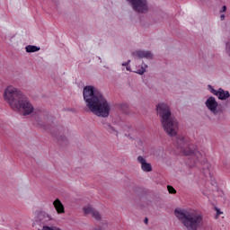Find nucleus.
Listing matches in <instances>:
<instances>
[{
	"instance_id": "nucleus-1",
	"label": "nucleus",
	"mask_w": 230,
	"mask_h": 230,
	"mask_svg": "<svg viewBox=\"0 0 230 230\" xmlns=\"http://www.w3.org/2000/svg\"><path fill=\"white\" fill-rule=\"evenodd\" d=\"M83 96L86 107H88L93 114L99 118H109V114H111V105L107 102V99L103 97V94L94 86H84Z\"/></svg>"
},
{
	"instance_id": "nucleus-2",
	"label": "nucleus",
	"mask_w": 230,
	"mask_h": 230,
	"mask_svg": "<svg viewBox=\"0 0 230 230\" xmlns=\"http://www.w3.org/2000/svg\"><path fill=\"white\" fill-rule=\"evenodd\" d=\"M3 96L4 102L10 105L13 111H22L23 116H30L34 111L33 105L30 102L28 97L13 85L5 88Z\"/></svg>"
},
{
	"instance_id": "nucleus-3",
	"label": "nucleus",
	"mask_w": 230,
	"mask_h": 230,
	"mask_svg": "<svg viewBox=\"0 0 230 230\" xmlns=\"http://www.w3.org/2000/svg\"><path fill=\"white\" fill-rule=\"evenodd\" d=\"M174 215L186 230H199L204 224V217L197 210L176 208Z\"/></svg>"
},
{
	"instance_id": "nucleus-4",
	"label": "nucleus",
	"mask_w": 230,
	"mask_h": 230,
	"mask_svg": "<svg viewBox=\"0 0 230 230\" xmlns=\"http://www.w3.org/2000/svg\"><path fill=\"white\" fill-rule=\"evenodd\" d=\"M158 116H160L161 125L164 130L171 137L177 136V130L179 128V122L175 118L172 117V111L170 106L164 103H160L156 106Z\"/></svg>"
},
{
	"instance_id": "nucleus-5",
	"label": "nucleus",
	"mask_w": 230,
	"mask_h": 230,
	"mask_svg": "<svg viewBox=\"0 0 230 230\" xmlns=\"http://www.w3.org/2000/svg\"><path fill=\"white\" fill-rule=\"evenodd\" d=\"M53 222L55 219L51 217L48 212L44 210H38L35 212L34 221L32 223V226L35 227L40 226L41 228H37L38 230H44L45 227H49L53 226Z\"/></svg>"
},
{
	"instance_id": "nucleus-6",
	"label": "nucleus",
	"mask_w": 230,
	"mask_h": 230,
	"mask_svg": "<svg viewBox=\"0 0 230 230\" xmlns=\"http://www.w3.org/2000/svg\"><path fill=\"white\" fill-rule=\"evenodd\" d=\"M177 146L181 148L183 155H190L191 159L194 160V164H197V161H200L202 159V154L199 152L195 146L190 145L188 147L183 149V146H186V143L184 142V137L177 139Z\"/></svg>"
},
{
	"instance_id": "nucleus-7",
	"label": "nucleus",
	"mask_w": 230,
	"mask_h": 230,
	"mask_svg": "<svg viewBox=\"0 0 230 230\" xmlns=\"http://www.w3.org/2000/svg\"><path fill=\"white\" fill-rule=\"evenodd\" d=\"M130 4L132 10L137 13H148V0H126Z\"/></svg>"
},
{
	"instance_id": "nucleus-8",
	"label": "nucleus",
	"mask_w": 230,
	"mask_h": 230,
	"mask_svg": "<svg viewBox=\"0 0 230 230\" xmlns=\"http://www.w3.org/2000/svg\"><path fill=\"white\" fill-rule=\"evenodd\" d=\"M206 107L208 111H211L213 114H218V111H217V107H218V102L215 97L210 96L205 102Z\"/></svg>"
},
{
	"instance_id": "nucleus-9",
	"label": "nucleus",
	"mask_w": 230,
	"mask_h": 230,
	"mask_svg": "<svg viewBox=\"0 0 230 230\" xmlns=\"http://www.w3.org/2000/svg\"><path fill=\"white\" fill-rule=\"evenodd\" d=\"M137 163L141 164V170L142 172H146L148 173L149 172H152V164L147 163L146 159L143 157L142 155L137 156Z\"/></svg>"
},
{
	"instance_id": "nucleus-10",
	"label": "nucleus",
	"mask_w": 230,
	"mask_h": 230,
	"mask_svg": "<svg viewBox=\"0 0 230 230\" xmlns=\"http://www.w3.org/2000/svg\"><path fill=\"white\" fill-rule=\"evenodd\" d=\"M84 215H92V217L95 218V220H102V215L100 214V212L94 210V208H93V207L91 206L84 208Z\"/></svg>"
},
{
	"instance_id": "nucleus-11",
	"label": "nucleus",
	"mask_w": 230,
	"mask_h": 230,
	"mask_svg": "<svg viewBox=\"0 0 230 230\" xmlns=\"http://www.w3.org/2000/svg\"><path fill=\"white\" fill-rule=\"evenodd\" d=\"M133 57L137 58H153L154 55L150 51L137 50L132 53Z\"/></svg>"
},
{
	"instance_id": "nucleus-12",
	"label": "nucleus",
	"mask_w": 230,
	"mask_h": 230,
	"mask_svg": "<svg viewBox=\"0 0 230 230\" xmlns=\"http://www.w3.org/2000/svg\"><path fill=\"white\" fill-rule=\"evenodd\" d=\"M53 206L58 215L66 213V208H64V204H62V201H60V199H57L53 202Z\"/></svg>"
},
{
	"instance_id": "nucleus-13",
	"label": "nucleus",
	"mask_w": 230,
	"mask_h": 230,
	"mask_svg": "<svg viewBox=\"0 0 230 230\" xmlns=\"http://www.w3.org/2000/svg\"><path fill=\"white\" fill-rule=\"evenodd\" d=\"M218 93H217V98L218 100H227V98H229L230 94H229V91H225L222 88L218 89Z\"/></svg>"
},
{
	"instance_id": "nucleus-14",
	"label": "nucleus",
	"mask_w": 230,
	"mask_h": 230,
	"mask_svg": "<svg viewBox=\"0 0 230 230\" xmlns=\"http://www.w3.org/2000/svg\"><path fill=\"white\" fill-rule=\"evenodd\" d=\"M26 53H36V51H40V47L35 45H28L25 48Z\"/></svg>"
},
{
	"instance_id": "nucleus-15",
	"label": "nucleus",
	"mask_w": 230,
	"mask_h": 230,
	"mask_svg": "<svg viewBox=\"0 0 230 230\" xmlns=\"http://www.w3.org/2000/svg\"><path fill=\"white\" fill-rule=\"evenodd\" d=\"M105 128L108 132H110V134H116V136H118V131L111 124H106Z\"/></svg>"
},
{
	"instance_id": "nucleus-16",
	"label": "nucleus",
	"mask_w": 230,
	"mask_h": 230,
	"mask_svg": "<svg viewBox=\"0 0 230 230\" xmlns=\"http://www.w3.org/2000/svg\"><path fill=\"white\" fill-rule=\"evenodd\" d=\"M146 67H148L147 65L142 64L141 68L136 70L135 73H137V75H145V73L146 72Z\"/></svg>"
},
{
	"instance_id": "nucleus-17",
	"label": "nucleus",
	"mask_w": 230,
	"mask_h": 230,
	"mask_svg": "<svg viewBox=\"0 0 230 230\" xmlns=\"http://www.w3.org/2000/svg\"><path fill=\"white\" fill-rule=\"evenodd\" d=\"M208 89H209L210 93L212 94H214L215 96H217V94L220 93V92H218V90H215V88H213V86L210 84H208Z\"/></svg>"
},
{
	"instance_id": "nucleus-18",
	"label": "nucleus",
	"mask_w": 230,
	"mask_h": 230,
	"mask_svg": "<svg viewBox=\"0 0 230 230\" xmlns=\"http://www.w3.org/2000/svg\"><path fill=\"white\" fill-rule=\"evenodd\" d=\"M167 190H168L169 193H171L172 195H175V193H177V190L172 185H168Z\"/></svg>"
},
{
	"instance_id": "nucleus-19",
	"label": "nucleus",
	"mask_w": 230,
	"mask_h": 230,
	"mask_svg": "<svg viewBox=\"0 0 230 230\" xmlns=\"http://www.w3.org/2000/svg\"><path fill=\"white\" fill-rule=\"evenodd\" d=\"M44 230H62V229H60L58 226H55L51 225L49 227L45 226Z\"/></svg>"
},
{
	"instance_id": "nucleus-20",
	"label": "nucleus",
	"mask_w": 230,
	"mask_h": 230,
	"mask_svg": "<svg viewBox=\"0 0 230 230\" xmlns=\"http://www.w3.org/2000/svg\"><path fill=\"white\" fill-rule=\"evenodd\" d=\"M209 168H211V164L209 163H206L203 170H207L208 172H209Z\"/></svg>"
},
{
	"instance_id": "nucleus-21",
	"label": "nucleus",
	"mask_w": 230,
	"mask_h": 230,
	"mask_svg": "<svg viewBox=\"0 0 230 230\" xmlns=\"http://www.w3.org/2000/svg\"><path fill=\"white\" fill-rule=\"evenodd\" d=\"M226 50H227V53L230 57V44L229 43H226Z\"/></svg>"
},
{
	"instance_id": "nucleus-22",
	"label": "nucleus",
	"mask_w": 230,
	"mask_h": 230,
	"mask_svg": "<svg viewBox=\"0 0 230 230\" xmlns=\"http://www.w3.org/2000/svg\"><path fill=\"white\" fill-rule=\"evenodd\" d=\"M128 64H130V60H128L127 62L122 63V66H128Z\"/></svg>"
},
{
	"instance_id": "nucleus-23",
	"label": "nucleus",
	"mask_w": 230,
	"mask_h": 230,
	"mask_svg": "<svg viewBox=\"0 0 230 230\" xmlns=\"http://www.w3.org/2000/svg\"><path fill=\"white\" fill-rule=\"evenodd\" d=\"M226 10H227V7L226 6V5H224L223 7H222V10L220 11L221 13L222 12H226Z\"/></svg>"
},
{
	"instance_id": "nucleus-24",
	"label": "nucleus",
	"mask_w": 230,
	"mask_h": 230,
	"mask_svg": "<svg viewBox=\"0 0 230 230\" xmlns=\"http://www.w3.org/2000/svg\"><path fill=\"white\" fill-rule=\"evenodd\" d=\"M220 19H221V21H224L226 19V15L225 14H221Z\"/></svg>"
},
{
	"instance_id": "nucleus-25",
	"label": "nucleus",
	"mask_w": 230,
	"mask_h": 230,
	"mask_svg": "<svg viewBox=\"0 0 230 230\" xmlns=\"http://www.w3.org/2000/svg\"><path fill=\"white\" fill-rule=\"evenodd\" d=\"M217 215H222V211H220L218 208H217Z\"/></svg>"
},
{
	"instance_id": "nucleus-26",
	"label": "nucleus",
	"mask_w": 230,
	"mask_h": 230,
	"mask_svg": "<svg viewBox=\"0 0 230 230\" xmlns=\"http://www.w3.org/2000/svg\"><path fill=\"white\" fill-rule=\"evenodd\" d=\"M144 222H145V224H148V217H146V218L144 219Z\"/></svg>"
},
{
	"instance_id": "nucleus-27",
	"label": "nucleus",
	"mask_w": 230,
	"mask_h": 230,
	"mask_svg": "<svg viewBox=\"0 0 230 230\" xmlns=\"http://www.w3.org/2000/svg\"><path fill=\"white\" fill-rule=\"evenodd\" d=\"M127 71H130V66L126 67Z\"/></svg>"
},
{
	"instance_id": "nucleus-28",
	"label": "nucleus",
	"mask_w": 230,
	"mask_h": 230,
	"mask_svg": "<svg viewBox=\"0 0 230 230\" xmlns=\"http://www.w3.org/2000/svg\"><path fill=\"white\" fill-rule=\"evenodd\" d=\"M94 230H103V229H102V227H99V228H95Z\"/></svg>"
},
{
	"instance_id": "nucleus-29",
	"label": "nucleus",
	"mask_w": 230,
	"mask_h": 230,
	"mask_svg": "<svg viewBox=\"0 0 230 230\" xmlns=\"http://www.w3.org/2000/svg\"><path fill=\"white\" fill-rule=\"evenodd\" d=\"M190 166H195V165H190Z\"/></svg>"
}]
</instances>
